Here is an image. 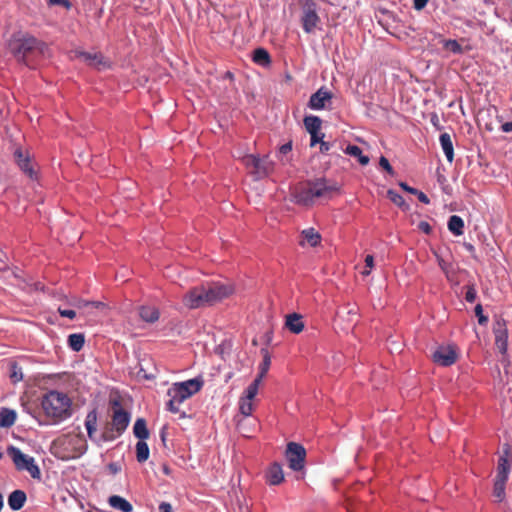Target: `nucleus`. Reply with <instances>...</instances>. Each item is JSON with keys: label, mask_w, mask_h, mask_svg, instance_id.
Listing matches in <instances>:
<instances>
[{"label": "nucleus", "mask_w": 512, "mask_h": 512, "mask_svg": "<svg viewBox=\"0 0 512 512\" xmlns=\"http://www.w3.org/2000/svg\"><path fill=\"white\" fill-rule=\"evenodd\" d=\"M234 292L230 284L211 282L191 288L182 298L183 305L188 309H199L212 306L229 297Z\"/></svg>", "instance_id": "obj_1"}, {"label": "nucleus", "mask_w": 512, "mask_h": 512, "mask_svg": "<svg viewBox=\"0 0 512 512\" xmlns=\"http://www.w3.org/2000/svg\"><path fill=\"white\" fill-rule=\"evenodd\" d=\"M7 47L16 60L26 66H30L31 57L45 56L49 51L45 42L24 31L13 33Z\"/></svg>", "instance_id": "obj_2"}, {"label": "nucleus", "mask_w": 512, "mask_h": 512, "mask_svg": "<svg viewBox=\"0 0 512 512\" xmlns=\"http://www.w3.org/2000/svg\"><path fill=\"white\" fill-rule=\"evenodd\" d=\"M339 186L336 182L325 178H318L307 183L297 194V202L310 205L317 200H328L338 194Z\"/></svg>", "instance_id": "obj_3"}, {"label": "nucleus", "mask_w": 512, "mask_h": 512, "mask_svg": "<svg viewBox=\"0 0 512 512\" xmlns=\"http://www.w3.org/2000/svg\"><path fill=\"white\" fill-rule=\"evenodd\" d=\"M41 406L45 415L56 423L72 415L71 399L65 393L56 390H51L43 396Z\"/></svg>", "instance_id": "obj_4"}, {"label": "nucleus", "mask_w": 512, "mask_h": 512, "mask_svg": "<svg viewBox=\"0 0 512 512\" xmlns=\"http://www.w3.org/2000/svg\"><path fill=\"white\" fill-rule=\"evenodd\" d=\"M204 381L201 377H196L183 382L174 383L167 391L169 401L167 409L172 413L180 412V405L203 387Z\"/></svg>", "instance_id": "obj_5"}, {"label": "nucleus", "mask_w": 512, "mask_h": 512, "mask_svg": "<svg viewBox=\"0 0 512 512\" xmlns=\"http://www.w3.org/2000/svg\"><path fill=\"white\" fill-rule=\"evenodd\" d=\"M301 6V25L305 33L312 34L319 28L321 19L318 15V6L313 0H299Z\"/></svg>", "instance_id": "obj_6"}, {"label": "nucleus", "mask_w": 512, "mask_h": 512, "mask_svg": "<svg viewBox=\"0 0 512 512\" xmlns=\"http://www.w3.org/2000/svg\"><path fill=\"white\" fill-rule=\"evenodd\" d=\"M7 452L11 456L17 470L27 471L32 478L40 479L41 472L33 457L24 454L15 446L8 447Z\"/></svg>", "instance_id": "obj_7"}, {"label": "nucleus", "mask_w": 512, "mask_h": 512, "mask_svg": "<svg viewBox=\"0 0 512 512\" xmlns=\"http://www.w3.org/2000/svg\"><path fill=\"white\" fill-rule=\"evenodd\" d=\"M241 162L256 178H263L272 171V162L266 157L259 158L256 155L248 154L241 158Z\"/></svg>", "instance_id": "obj_8"}, {"label": "nucleus", "mask_w": 512, "mask_h": 512, "mask_svg": "<svg viewBox=\"0 0 512 512\" xmlns=\"http://www.w3.org/2000/svg\"><path fill=\"white\" fill-rule=\"evenodd\" d=\"M110 406L112 410L111 430L116 432V436H120L128 427L131 415L118 400L111 401Z\"/></svg>", "instance_id": "obj_9"}, {"label": "nucleus", "mask_w": 512, "mask_h": 512, "mask_svg": "<svg viewBox=\"0 0 512 512\" xmlns=\"http://www.w3.org/2000/svg\"><path fill=\"white\" fill-rule=\"evenodd\" d=\"M306 457L305 448L296 442H290L286 449V458L289 463L290 469L293 471H300L304 468Z\"/></svg>", "instance_id": "obj_10"}, {"label": "nucleus", "mask_w": 512, "mask_h": 512, "mask_svg": "<svg viewBox=\"0 0 512 512\" xmlns=\"http://www.w3.org/2000/svg\"><path fill=\"white\" fill-rule=\"evenodd\" d=\"M14 157L19 168L31 179H35L37 177V172L34 169V166L31 162L30 155L27 151H24L22 148H17L14 152Z\"/></svg>", "instance_id": "obj_11"}, {"label": "nucleus", "mask_w": 512, "mask_h": 512, "mask_svg": "<svg viewBox=\"0 0 512 512\" xmlns=\"http://www.w3.org/2000/svg\"><path fill=\"white\" fill-rule=\"evenodd\" d=\"M493 332L495 335V345L497 349L505 354L508 347V331L506 328V322L503 319H499L494 324Z\"/></svg>", "instance_id": "obj_12"}, {"label": "nucleus", "mask_w": 512, "mask_h": 512, "mask_svg": "<svg viewBox=\"0 0 512 512\" xmlns=\"http://www.w3.org/2000/svg\"><path fill=\"white\" fill-rule=\"evenodd\" d=\"M331 99L332 93L322 87L310 96L308 106L313 110H321L325 107L326 101Z\"/></svg>", "instance_id": "obj_13"}, {"label": "nucleus", "mask_w": 512, "mask_h": 512, "mask_svg": "<svg viewBox=\"0 0 512 512\" xmlns=\"http://www.w3.org/2000/svg\"><path fill=\"white\" fill-rule=\"evenodd\" d=\"M433 360L442 366H450L456 360V353L451 347H439L433 353Z\"/></svg>", "instance_id": "obj_14"}, {"label": "nucleus", "mask_w": 512, "mask_h": 512, "mask_svg": "<svg viewBox=\"0 0 512 512\" xmlns=\"http://www.w3.org/2000/svg\"><path fill=\"white\" fill-rule=\"evenodd\" d=\"M321 241V235L318 231H316L313 227L304 229L301 232V240L299 244L304 246L305 244H309L311 247L317 246Z\"/></svg>", "instance_id": "obj_15"}, {"label": "nucleus", "mask_w": 512, "mask_h": 512, "mask_svg": "<svg viewBox=\"0 0 512 512\" xmlns=\"http://www.w3.org/2000/svg\"><path fill=\"white\" fill-rule=\"evenodd\" d=\"M266 480L270 485H279L284 480L283 469L279 463H273L268 468Z\"/></svg>", "instance_id": "obj_16"}, {"label": "nucleus", "mask_w": 512, "mask_h": 512, "mask_svg": "<svg viewBox=\"0 0 512 512\" xmlns=\"http://www.w3.org/2000/svg\"><path fill=\"white\" fill-rule=\"evenodd\" d=\"M139 317L147 323H155L159 320L160 312L154 306L143 305L138 310Z\"/></svg>", "instance_id": "obj_17"}, {"label": "nucleus", "mask_w": 512, "mask_h": 512, "mask_svg": "<svg viewBox=\"0 0 512 512\" xmlns=\"http://www.w3.org/2000/svg\"><path fill=\"white\" fill-rule=\"evenodd\" d=\"M27 500L26 493L23 490H14L8 496V505L13 511L20 510Z\"/></svg>", "instance_id": "obj_18"}, {"label": "nucleus", "mask_w": 512, "mask_h": 512, "mask_svg": "<svg viewBox=\"0 0 512 512\" xmlns=\"http://www.w3.org/2000/svg\"><path fill=\"white\" fill-rule=\"evenodd\" d=\"M285 326L294 334H299L304 329L302 316L297 313H292L286 316Z\"/></svg>", "instance_id": "obj_19"}, {"label": "nucleus", "mask_w": 512, "mask_h": 512, "mask_svg": "<svg viewBox=\"0 0 512 512\" xmlns=\"http://www.w3.org/2000/svg\"><path fill=\"white\" fill-rule=\"evenodd\" d=\"M439 141L447 161L452 163L454 160V148L450 134L446 132L442 133L440 135Z\"/></svg>", "instance_id": "obj_20"}, {"label": "nucleus", "mask_w": 512, "mask_h": 512, "mask_svg": "<svg viewBox=\"0 0 512 512\" xmlns=\"http://www.w3.org/2000/svg\"><path fill=\"white\" fill-rule=\"evenodd\" d=\"M17 418L16 411L3 407L0 409V428H10L14 425Z\"/></svg>", "instance_id": "obj_21"}, {"label": "nucleus", "mask_w": 512, "mask_h": 512, "mask_svg": "<svg viewBox=\"0 0 512 512\" xmlns=\"http://www.w3.org/2000/svg\"><path fill=\"white\" fill-rule=\"evenodd\" d=\"M108 503L112 508L119 510L121 512H132L133 510V506L131 505V503L127 501L125 498L118 495L110 496L108 499Z\"/></svg>", "instance_id": "obj_22"}, {"label": "nucleus", "mask_w": 512, "mask_h": 512, "mask_svg": "<svg viewBox=\"0 0 512 512\" xmlns=\"http://www.w3.org/2000/svg\"><path fill=\"white\" fill-rule=\"evenodd\" d=\"M253 61L263 67H267L271 64V57L268 51L264 48H257L253 52Z\"/></svg>", "instance_id": "obj_23"}, {"label": "nucleus", "mask_w": 512, "mask_h": 512, "mask_svg": "<svg viewBox=\"0 0 512 512\" xmlns=\"http://www.w3.org/2000/svg\"><path fill=\"white\" fill-rule=\"evenodd\" d=\"M133 432L135 437L139 439V441H144L149 437V431L146 426V421L143 418H138L134 424Z\"/></svg>", "instance_id": "obj_24"}, {"label": "nucleus", "mask_w": 512, "mask_h": 512, "mask_svg": "<svg viewBox=\"0 0 512 512\" xmlns=\"http://www.w3.org/2000/svg\"><path fill=\"white\" fill-rule=\"evenodd\" d=\"M97 427V413L96 410L90 411L85 418V428L87 430L88 437L93 439L94 433Z\"/></svg>", "instance_id": "obj_25"}, {"label": "nucleus", "mask_w": 512, "mask_h": 512, "mask_svg": "<svg viewBox=\"0 0 512 512\" xmlns=\"http://www.w3.org/2000/svg\"><path fill=\"white\" fill-rule=\"evenodd\" d=\"M510 473V464L508 460L501 456L498 461L497 475L495 479L507 481Z\"/></svg>", "instance_id": "obj_26"}, {"label": "nucleus", "mask_w": 512, "mask_h": 512, "mask_svg": "<svg viewBox=\"0 0 512 512\" xmlns=\"http://www.w3.org/2000/svg\"><path fill=\"white\" fill-rule=\"evenodd\" d=\"M322 121L318 116L310 115L304 118V126L310 133L319 132L321 129Z\"/></svg>", "instance_id": "obj_27"}, {"label": "nucleus", "mask_w": 512, "mask_h": 512, "mask_svg": "<svg viewBox=\"0 0 512 512\" xmlns=\"http://www.w3.org/2000/svg\"><path fill=\"white\" fill-rule=\"evenodd\" d=\"M78 56H80L86 63L93 67H99L104 63L103 56L100 53L92 54L88 52H81L80 54L78 53Z\"/></svg>", "instance_id": "obj_28"}, {"label": "nucleus", "mask_w": 512, "mask_h": 512, "mask_svg": "<svg viewBox=\"0 0 512 512\" xmlns=\"http://www.w3.org/2000/svg\"><path fill=\"white\" fill-rule=\"evenodd\" d=\"M84 343L85 337L81 333H74L68 336V345L75 352L80 351L83 348Z\"/></svg>", "instance_id": "obj_29"}, {"label": "nucleus", "mask_w": 512, "mask_h": 512, "mask_svg": "<svg viewBox=\"0 0 512 512\" xmlns=\"http://www.w3.org/2000/svg\"><path fill=\"white\" fill-rule=\"evenodd\" d=\"M345 153L358 158L361 165H367L369 163V157L363 155L361 148L356 145H348L345 149Z\"/></svg>", "instance_id": "obj_30"}, {"label": "nucleus", "mask_w": 512, "mask_h": 512, "mask_svg": "<svg viewBox=\"0 0 512 512\" xmlns=\"http://www.w3.org/2000/svg\"><path fill=\"white\" fill-rule=\"evenodd\" d=\"M260 383H261V376H257L245 389L242 397H244L248 400H253L258 393Z\"/></svg>", "instance_id": "obj_31"}, {"label": "nucleus", "mask_w": 512, "mask_h": 512, "mask_svg": "<svg viewBox=\"0 0 512 512\" xmlns=\"http://www.w3.org/2000/svg\"><path fill=\"white\" fill-rule=\"evenodd\" d=\"M150 450L145 441L136 443V459L139 463L145 462L149 458Z\"/></svg>", "instance_id": "obj_32"}, {"label": "nucleus", "mask_w": 512, "mask_h": 512, "mask_svg": "<svg viewBox=\"0 0 512 512\" xmlns=\"http://www.w3.org/2000/svg\"><path fill=\"white\" fill-rule=\"evenodd\" d=\"M253 410H254L253 400H248L241 396L239 399L240 413L245 417H249L252 415Z\"/></svg>", "instance_id": "obj_33"}, {"label": "nucleus", "mask_w": 512, "mask_h": 512, "mask_svg": "<svg viewBox=\"0 0 512 512\" xmlns=\"http://www.w3.org/2000/svg\"><path fill=\"white\" fill-rule=\"evenodd\" d=\"M9 378L13 383H18L23 379L22 368L17 364V362H11Z\"/></svg>", "instance_id": "obj_34"}, {"label": "nucleus", "mask_w": 512, "mask_h": 512, "mask_svg": "<svg viewBox=\"0 0 512 512\" xmlns=\"http://www.w3.org/2000/svg\"><path fill=\"white\" fill-rule=\"evenodd\" d=\"M507 481L495 479L493 487V495L498 501H502L505 498V485Z\"/></svg>", "instance_id": "obj_35"}, {"label": "nucleus", "mask_w": 512, "mask_h": 512, "mask_svg": "<svg viewBox=\"0 0 512 512\" xmlns=\"http://www.w3.org/2000/svg\"><path fill=\"white\" fill-rule=\"evenodd\" d=\"M262 352H264V358H263V362L261 363L259 369V374L258 376H261V379L265 376V374L267 373L269 367H270V357L268 355V352L267 350H262Z\"/></svg>", "instance_id": "obj_36"}, {"label": "nucleus", "mask_w": 512, "mask_h": 512, "mask_svg": "<svg viewBox=\"0 0 512 512\" xmlns=\"http://www.w3.org/2000/svg\"><path fill=\"white\" fill-rule=\"evenodd\" d=\"M387 195H388L389 199L397 206H402L405 202L404 198L400 194H398L397 192H395L393 190H389L387 192Z\"/></svg>", "instance_id": "obj_37"}, {"label": "nucleus", "mask_w": 512, "mask_h": 512, "mask_svg": "<svg viewBox=\"0 0 512 512\" xmlns=\"http://www.w3.org/2000/svg\"><path fill=\"white\" fill-rule=\"evenodd\" d=\"M445 47L453 53H460L462 51L461 45L456 40H448Z\"/></svg>", "instance_id": "obj_38"}, {"label": "nucleus", "mask_w": 512, "mask_h": 512, "mask_svg": "<svg viewBox=\"0 0 512 512\" xmlns=\"http://www.w3.org/2000/svg\"><path fill=\"white\" fill-rule=\"evenodd\" d=\"M477 292L473 286H468L465 293V300L469 303H473L476 300Z\"/></svg>", "instance_id": "obj_39"}, {"label": "nucleus", "mask_w": 512, "mask_h": 512, "mask_svg": "<svg viewBox=\"0 0 512 512\" xmlns=\"http://www.w3.org/2000/svg\"><path fill=\"white\" fill-rule=\"evenodd\" d=\"M365 266H366V269L362 271V274L367 276L370 274V270L374 266V257L372 255H367L365 257Z\"/></svg>", "instance_id": "obj_40"}, {"label": "nucleus", "mask_w": 512, "mask_h": 512, "mask_svg": "<svg viewBox=\"0 0 512 512\" xmlns=\"http://www.w3.org/2000/svg\"><path fill=\"white\" fill-rule=\"evenodd\" d=\"M475 314L478 317V322L480 325H484L487 323L488 318L483 315V309L480 304L476 305L475 307Z\"/></svg>", "instance_id": "obj_41"}, {"label": "nucleus", "mask_w": 512, "mask_h": 512, "mask_svg": "<svg viewBox=\"0 0 512 512\" xmlns=\"http://www.w3.org/2000/svg\"><path fill=\"white\" fill-rule=\"evenodd\" d=\"M58 312L62 317L69 318L71 320H73L76 317V312L72 309L59 307Z\"/></svg>", "instance_id": "obj_42"}, {"label": "nucleus", "mask_w": 512, "mask_h": 512, "mask_svg": "<svg viewBox=\"0 0 512 512\" xmlns=\"http://www.w3.org/2000/svg\"><path fill=\"white\" fill-rule=\"evenodd\" d=\"M379 164H380V166H381L383 169H385L388 173L393 174V168H392V166L390 165V163H389V161H388V159H387L386 157L382 156V157L380 158Z\"/></svg>", "instance_id": "obj_43"}, {"label": "nucleus", "mask_w": 512, "mask_h": 512, "mask_svg": "<svg viewBox=\"0 0 512 512\" xmlns=\"http://www.w3.org/2000/svg\"><path fill=\"white\" fill-rule=\"evenodd\" d=\"M310 135H311V143H310L311 146H315L317 143H321V141H323L324 135L320 134V131L315 132V133H310Z\"/></svg>", "instance_id": "obj_44"}, {"label": "nucleus", "mask_w": 512, "mask_h": 512, "mask_svg": "<svg viewBox=\"0 0 512 512\" xmlns=\"http://www.w3.org/2000/svg\"><path fill=\"white\" fill-rule=\"evenodd\" d=\"M49 5H61L65 8L69 9L71 7V2L69 0H48Z\"/></svg>", "instance_id": "obj_45"}, {"label": "nucleus", "mask_w": 512, "mask_h": 512, "mask_svg": "<svg viewBox=\"0 0 512 512\" xmlns=\"http://www.w3.org/2000/svg\"><path fill=\"white\" fill-rule=\"evenodd\" d=\"M436 257H437V261H438V264H439V266H440L441 270H442L444 273L448 274V272H449V263H448V262H446L443 258H441V257H440V256H438V255H436Z\"/></svg>", "instance_id": "obj_46"}, {"label": "nucleus", "mask_w": 512, "mask_h": 512, "mask_svg": "<svg viewBox=\"0 0 512 512\" xmlns=\"http://www.w3.org/2000/svg\"><path fill=\"white\" fill-rule=\"evenodd\" d=\"M448 228L455 236H460L464 233V226H448Z\"/></svg>", "instance_id": "obj_47"}, {"label": "nucleus", "mask_w": 512, "mask_h": 512, "mask_svg": "<svg viewBox=\"0 0 512 512\" xmlns=\"http://www.w3.org/2000/svg\"><path fill=\"white\" fill-rule=\"evenodd\" d=\"M428 1L429 0H413V7L420 11L427 5Z\"/></svg>", "instance_id": "obj_48"}, {"label": "nucleus", "mask_w": 512, "mask_h": 512, "mask_svg": "<svg viewBox=\"0 0 512 512\" xmlns=\"http://www.w3.org/2000/svg\"><path fill=\"white\" fill-rule=\"evenodd\" d=\"M292 150V143L291 142H288V143H285L283 144L280 148H279V152L283 155H286L287 153H289L290 151Z\"/></svg>", "instance_id": "obj_49"}, {"label": "nucleus", "mask_w": 512, "mask_h": 512, "mask_svg": "<svg viewBox=\"0 0 512 512\" xmlns=\"http://www.w3.org/2000/svg\"><path fill=\"white\" fill-rule=\"evenodd\" d=\"M447 224H464V222H463V220H462V218L460 216L452 215L449 218Z\"/></svg>", "instance_id": "obj_50"}, {"label": "nucleus", "mask_w": 512, "mask_h": 512, "mask_svg": "<svg viewBox=\"0 0 512 512\" xmlns=\"http://www.w3.org/2000/svg\"><path fill=\"white\" fill-rule=\"evenodd\" d=\"M159 511L160 512H171L172 511V506L168 502H162L159 505Z\"/></svg>", "instance_id": "obj_51"}, {"label": "nucleus", "mask_w": 512, "mask_h": 512, "mask_svg": "<svg viewBox=\"0 0 512 512\" xmlns=\"http://www.w3.org/2000/svg\"><path fill=\"white\" fill-rule=\"evenodd\" d=\"M89 305L98 308V307L102 306L103 304L101 302H93V301L92 302H90V301L79 302L80 307H85V306H89Z\"/></svg>", "instance_id": "obj_52"}, {"label": "nucleus", "mask_w": 512, "mask_h": 512, "mask_svg": "<svg viewBox=\"0 0 512 512\" xmlns=\"http://www.w3.org/2000/svg\"><path fill=\"white\" fill-rule=\"evenodd\" d=\"M414 194L418 196V199L420 202L425 203V204L429 203V198L425 193L418 191V193H414Z\"/></svg>", "instance_id": "obj_53"}, {"label": "nucleus", "mask_w": 512, "mask_h": 512, "mask_svg": "<svg viewBox=\"0 0 512 512\" xmlns=\"http://www.w3.org/2000/svg\"><path fill=\"white\" fill-rule=\"evenodd\" d=\"M501 130L505 133L512 132V121L502 124Z\"/></svg>", "instance_id": "obj_54"}, {"label": "nucleus", "mask_w": 512, "mask_h": 512, "mask_svg": "<svg viewBox=\"0 0 512 512\" xmlns=\"http://www.w3.org/2000/svg\"><path fill=\"white\" fill-rule=\"evenodd\" d=\"M330 150V144L325 141H321L320 143V151L321 153H327Z\"/></svg>", "instance_id": "obj_55"}, {"label": "nucleus", "mask_w": 512, "mask_h": 512, "mask_svg": "<svg viewBox=\"0 0 512 512\" xmlns=\"http://www.w3.org/2000/svg\"><path fill=\"white\" fill-rule=\"evenodd\" d=\"M400 186H401L404 190H406V191H408V192H410V193H412V194H414V193H418V190H417V189L409 187L406 183H401V184H400Z\"/></svg>", "instance_id": "obj_56"}, {"label": "nucleus", "mask_w": 512, "mask_h": 512, "mask_svg": "<svg viewBox=\"0 0 512 512\" xmlns=\"http://www.w3.org/2000/svg\"><path fill=\"white\" fill-rule=\"evenodd\" d=\"M109 469H110V471H111L113 474L118 473V472H119V470H120L119 466H118L117 464H115V463H111V464H109Z\"/></svg>", "instance_id": "obj_57"}, {"label": "nucleus", "mask_w": 512, "mask_h": 512, "mask_svg": "<svg viewBox=\"0 0 512 512\" xmlns=\"http://www.w3.org/2000/svg\"><path fill=\"white\" fill-rule=\"evenodd\" d=\"M162 471L167 476H171V474H172L171 468L169 466H167L166 464L162 465Z\"/></svg>", "instance_id": "obj_58"}, {"label": "nucleus", "mask_w": 512, "mask_h": 512, "mask_svg": "<svg viewBox=\"0 0 512 512\" xmlns=\"http://www.w3.org/2000/svg\"><path fill=\"white\" fill-rule=\"evenodd\" d=\"M425 234H430L433 230V226H420Z\"/></svg>", "instance_id": "obj_59"}, {"label": "nucleus", "mask_w": 512, "mask_h": 512, "mask_svg": "<svg viewBox=\"0 0 512 512\" xmlns=\"http://www.w3.org/2000/svg\"><path fill=\"white\" fill-rule=\"evenodd\" d=\"M465 248L469 251V252H474L475 251V248L472 244L470 243H465L464 244Z\"/></svg>", "instance_id": "obj_60"}, {"label": "nucleus", "mask_w": 512, "mask_h": 512, "mask_svg": "<svg viewBox=\"0 0 512 512\" xmlns=\"http://www.w3.org/2000/svg\"><path fill=\"white\" fill-rule=\"evenodd\" d=\"M2 507H3V496L0 493V510L2 509Z\"/></svg>", "instance_id": "obj_61"}, {"label": "nucleus", "mask_w": 512, "mask_h": 512, "mask_svg": "<svg viewBox=\"0 0 512 512\" xmlns=\"http://www.w3.org/2000/svg\"><path fill=\"white\" fill-rule=\"evenodd\" d=\"M226 75H227L228 78H232V73L231 72H227Z\"/></svg>", "instance_id": "obj_62"}, {"label": "nucleus", "mask_w": 512, "mask_h": 512, "mask_svg": "<svg viewBox=\"0 0 512 512\" xmlns=\"http://www.w3.org/2000/svg\"><path fill=\"white\" fill-rule=\"evenodd\" d=\"M432 118H434V119H436V121H438L437 115H434Z\"/></svg>", "instance_id": "obj_63"}, {"label": "nucleus", "mask_w": 512, "mask_h": 512, "mask_svg": "<svg viewBox=\"0 0 512 512\" xmlns=\"http://www.w3.org/2000/svg\"><path fill=\"white\" fill-rule=\"evenodd\" d=\"M2 457H3V453H2V452H0V459H1Z\"/></svg>", "instance_id": "obj_64"}]
</instances>
